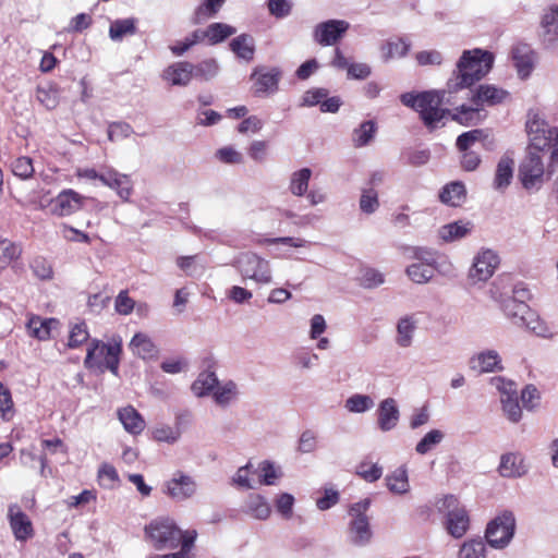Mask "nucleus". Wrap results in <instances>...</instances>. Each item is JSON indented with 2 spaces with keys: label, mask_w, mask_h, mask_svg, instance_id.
I'll list each match as a JSON object with an SVG mask.
<instances>
[{
  "label": "nucleus",
  "mask_w": 558,
  "mask_h": 558,
  "mask_svg": "<svg viewBox=\"0 0 558 558\" xmlns=\"http://www.w3.org/2000/svg\"><path fill=\"white\" fill-rule=\"evenodd\" d=\"M448 88L440 90H425L421 93H404L400 96L402 105L418 112L420 118L428 131L433 132L439 128V123L444 118L450 117L464 126L476 125L481 122V109L477 106L461 105L451 112L442 105H450L449 98H446Z\"/></svg>",
  "instance_id": "nucleus-1"
},
{
  "label": "nucleus",
  "mask_w": 558,
  "mask_h": 558,
  "mask_svg": "<svg viewBox=\"0 0 558 558\" xmlns=\"http://www.w3.org/2000/svg\"><path fill=\"white\" fill-rule=\"evenodd\" d=\"M494 56L492 52L480 48L473 50H464L457 69L447 82L449 94H454L460 89L473 86L481 81L493 68Z\"/></svg>",
  "instance_id": "nucleus-2"
},
{
  "label": "nucleus",
  "mask_w": 558,
  "mask_h": 558,
  "mask_svg": "<svg viewBox=\"0 0 558 558\" xmlns=\"http://www.w3.org/2000/svg\"><path fill=\"white\" fill-rule=\"evenodd\" d=\"M122 351L121 341L114 343H104L99 340H93L84 361L87 368L109 369L113 375H118L120 353Z\"/></svg>",
  "instance_id": "nucleus-3"
},
{
  "label": "nucleus",
  "mask_w": 558,
  "mask_h": 558,
  "mask_svg": "<svg viewBox=\"0 0 558 558\" xmlns=\"http://www.w3.org/2000/svg\"><path fill=\"white\" fill-rule=\"evenodd\" d=\"M371 507V499L365 498L354 502L349 508V515L352 518L348 524V537L352 545L364 547L373 537L369 518L366 515Z\"/></svg>",
  "instance_id": "nucleus-4"
},
{
  "label": "nucleus",
  "mask_w": 558,
  "mask_h": 558,
  "mask_svg": "<svg viewBox=\"0 0 558 558\" xmlns=\"http://www.w3.org/2000/svg\"><path fill=\"white\" fill-rule=\"evenodd\" d=\"M145 533L155 549H174L180 545L182 531L170 519H156L145 526Z\"/></svg>",
  "instance_id": "nucleus-5"
},
{
  "label": "nucleus",
  "mask_w": 558,
  "mask_h": 558,
  "mask_svg": "<svg viewBox=\"0 0 558 558\" xmlns=\"http://www.w3.org/2000/svg\"><path fill=\"white\" fill-rule=\"evenodd\" d=\"M234 267L243 281L250 279L262 284L271 282L269 262L253 252L241 253L234 260Z\"/></svg>",
  "instance_id": "nucleus-6"
},
{
  "label": "nucleus",
  "mask_w": 558,
  "mask_h": 558,
  "mask_svg": "<svg viewBox=\"0 0 558 558\" xmlns=\"http://www.w3.org/2000/svg\"><path fill=\"white\" fill-rule=\"evenodd\" d=\"M437 508L446 513L447 532L454 538H461L469 529L470 519L465 509L458 507V499L448 495L438 501Z\"/></svg>",
  "instance_id": "nucleus-7"
},
{
  "label": "nucleus",
  "mask_w": 558,
  "mask_h": 558,
  "mask_svg": "<svg viewBox=\"0 0 558 558\" xmlns=\"http://www.w3.org/2000/svg\"><path fill=\"white\" fill-rule=\"evenodd\" d=\"M514 531V515L511 511L506 510L487 524L485 538L492 547L504 548L512 539Z\"/></svg>",
  "instance_id": "nucleus-8"
},
{
  "label": "nucleus",
  "mask_w": 558,
  "mask_h": 558,
  "mask_svg": "<svg viewBox=\"0 0 558 558\" xmlns=\"http://www.w3.org/2000/svg\"><path fill=\"white\" fill-rule=\"evenodd\" d=\"M525 128L530 141L527 149L536 151L547 150L551 144L554 131L553 128L539 117L537 111L530 110L527 112Z\"/></svg>",
  "instance_id": "nucleus-9"
},
{
  "label": "nucleus",
  "mask_w": 558,
  "mask_h": 558,
  "mask_svg": "<svg viewBox=\"0 0 558 558\" xmlns=\"http://www.w3.org/2000/svg\"><path fill=\"white\" fill-rule=\"evenodd\" d=\"M197 492V483L182 471L174 472L173 476L166 481L162 493L177 502L192 498Z\"/></svg>",
  "instance_id": "nucleus-10"
},
{
  "label": "nucleus",
  "mask_w": 558,
  "mask_h": 558,
  "mask_svg": "<svg viewBox=\"0 0 558 558\" xmlns=\"http://www.w3.org/2000/svg\"><path fill=\"white\" fill-rule=\"evenodd\" d=\"M539 153L527 149L526 157L520 163L519 178L525 190H532L543 181L545 170Z\"/></svg>",
  "instance_id": "nucleus-11"
},
{
  "label": "nucleus",
  "mask_w": 558,
  "mask_h": 558,
  "mask_svg": "<svg viewBox=\"0 0 558 558\" xmlns=\"http://www.w3.org/2000/svg\"><path fill=\"white\" fill-rule=\"evenodd\" d=\"M349 28L350 24L344 20L320 22L313 29V39L323 47L333 46L343 38Z\"/></svg>",
  "instance_id": "nucleus-12"
},
{
  "label": "nucleus",
  "mask_w": 558,
  "mask_h": 558,
  "mask_svg": "<svg viewBox=\"0 0 558 558\" xmlns=\"http://www.w3.org/2000/svg\"><path fill=\"white\" fill-rule=\"evenodd\" d=\"M86 199L74 190L66 189L50 201V211L58 217L70 216L82 209Z\"/></svg>",
  "instance_id": "nucleus-13"
},
{
  "label": "nucleus",
  "mask_w": 558,
  "mask_h": 558,
  "mask_svg": "<svg viewBox=\"0 0 558 558\" xmlns=\"http://www.w3.org/2000/svg\"><path fill=\"white\" fill-rule=\"evenodd\" d=\"M281 71L279 68H271L266 71L265 66H256L251 74V80L255 81V95L274 94L278 90V85L281 78Z\"/></svg>",
  "instance_id": "nucleus-14"
},
{
  "label": "nucleus",
  "mask_w": 558,
  "mask_h": 558,
  "mask_svg": "<svg viewBox=\"0 0 558 558\" xmlns=\"http://www.w3.org/2000/svg\"><path fill=\"white\" fill-rule=\"evenodd\" d=\"M100 182L114 190L122 201H129L132 192L133 184L130 175L120 173L113 168H106L101 171Z\"/></svg>",
  "instance_id": "nucleus-15"
},
{
  "label": "nucleus",
  "mask_w": 558,
  "mask_h": 558,
  "mask_svg": "<svg viewBox=\"0 0 558 558\" xmlns=\"http://www.w3.org/2000/svg\"><path fill=\"white\" fill-rule=\"evenodd\" d=\"M499 264L498 256L490 250L480 253L469 272V277L475 281H486L489 279L497 265Z\"/></svg>",
  "instance_id": "nucleus-16"
},
{
  "label": "nucleus",
  "mask_w": 558,
  "mask_h": 558,
  "mask_svg": "<svg viewBox=\"0 0 558 558\" xmlns=\"http://www.w3.org/2000/svg\"><path fill=\"white\" fill-rule=\"evenodd\" d=\"M400 420V411L393 398L384 399L377 409V426L381 432L392 430Z\"/></svg>",
  "instance_id": "nucleus-17"
},
{
  "label": "nucleus",
  "mask_w": 558,
  "mask_h": 558,
  "mask_svg": "<svg viewBox=\"0 0 558 558\" xmlns=\"http://www.w3.org/2000/svg\"><path fill=\"white\" fill-rule=\"evenodd\" d=\"M508 95L509 93L502 88L489 84H482L476 88L471 97V101L482 111L485 105L496 106L501 104Z\"/></svg>",
  "instance_id": "nucleus-18"
},
{
  "label": "nucleus",
  "mask_w": 558,
  "mask_h": 558,
  "mask_svg": "<svg viewBox=\"0 0 558 558\" xmlns=\"http://www.w3.org/2000/svg\"><path fill=\"white\" fill-rule=\"evenodd\" d=\"M512 60L521 78L531 75L534 69L535 52L527 44H518L512 48Z\"/></svg>",
  "instance_id": "nucleus-19"
},
{
  "label": "nucleus",
  "mask_w": 558,
  "mask_h": 558,
  "mask_svg": "<svg viewBox=\"0 0 558 558\" xmlns=\"http://www.w3.org/2000/svg\"><path fill=\"white\" fill-rule=\"evenodd\" d=\"M59 324L57 318H43L38 315H32L26 323V329L32 338L46 341L50 339L51 330L58 327Z\"/></svg>",
  "instance_id": "nucleus-20"
},
{
  "label": "nucleus",
  "mask_w": 558,
  "mask_h": 558,
  "mask_svg": "<svg viewBox=\"0 0 558 558\" xmlns=\"http://www.w3.org/2000/svg\"><path fill=\"white\" fill-rule=\"evenodd\" d=\"M498 472L502 477L512 478L523 476L527 469L521 454L508 452L500 457Z\"/></svg>",
  "instance_id": "nucleus-21"
},
{
  "label": "nucleus",
  "mask_w": 558,
  "mask_h": 558,
  "mask_svg": "<svg viewBox=\"0 0 558 558\" xmlns=\"http://www.w3.org/2000/svg\"><path fill=\"white\" fill-rule=\"evenodd\" d=\"M194 64L187 61L175 62L163 71V78L171 85L186 86L193 77Z\"/></svg>",
  "instance_id": "nucleus-22"
},
{
  "label": "nucleus",
  "mask_w": 558,
  "mask_h": 558,
  "mask_svg": "<svg viewBox=\"0 0 558 558\" xmlns=\"http://www.w3.org/2000/svg\"><path fill=\"white\" fill-rule=\"evenodd\" d=\"M500 363L501 359L498 352L495 350H487L471 357L470 368L478 371L480 373H492L502 369Z\"/></svg>",
  "instance_id": "nucleus-23"
},
{
  "label": "nucleus",
  "mask_w": 558,
  "mask_h": 558,
  "mask_svg": "<svg viewBox=\"0 0 558 558\" xmlns=\"http://www.w3.org/2000/svg\"><path fill=\"white\" fill-rule=\"evenodd\" d=\"M498 303L507 318H509L515 326L523 324L524 319L526 320L525 315L529 314L531 310L527 303L517 302L515 300L510 299V295L500 299Z\"/></svg>",
  "instance_id": "nucleus-24"
},
{
  "label": "nucleus",
  "mask_w": 558,
  "mask_h": 558,
  "mask_svg": "<svg viewBox=\"0 0 558 558\" xmlns=\"http://www.w3.org/2000/svg\"><path fill=\"white\" fill-rule=\"evenodd\" d=\"M9 515L11 529L17 541H26L33 536V524L23 511L13 512V508H10Z\"/></svg>",
  "instance_id": "nucleus-25"
},
{
  "label": "nucleus",
  "mask_w": 558,
  "mask_h": 558,
  "mask_svg": "<svg viewBox=\"0 0 558 558\" xmlns=\"http://www.w3.org/2000/svg\"><path fill=\"white\" fill-rule=\"evenodd\" d=\"M513 167L514 161L508 155H504L499 159L494 178L495 190L504 191L510 185L513 178Z\"/></svg>",
  "instance_id": "nucleus-26"
},
{
  "label": "nucleus",
  "mask_w": 558,
  "mask_h": 558,
  "mask_svg": "<svg viewBox=\"0 0 558 558\" xmlns=\"http://www.w3.org/2000/svg\"><path fill=\"white\" fill-rule=\"evenodd\" d=\"M118 417L124 429L130 434L137 435L145 428V421L142 415L131 405L118 411Z\"/></svg>",
  "instance_id": "nucleus-27"
},
{
  "label": "nucleus",
  "mask_w": 558,
  "mask_h": 558,
  "mask_svg": "<svg viewBox=\"0 0 558 558\" xmlns=\"http://www.w3.org/2000/svg\"><path fill=\"white\" fill-rule=\"evenodd\" d=\"M473 225L470 221H454L442 226L438 230V235L444 242H454L465 238L472 230Z\"/></svg>",
  "instance_id": "nucleus-28"
},
{
  "label": "nucleus",
  "mask_w": 558,
  "mask_h": 558,
  "mask_svg": "<svg viewBox=\"0 0 558 558\" xmlns=\"http://www.w3.org/2000/svg\"><path fill=\"white\" fill-rule=\"evenodd\" d=\"M465 185L461 181H452L446 184L439 193L440 202L450 206H459L465 199Z\"/></svg>",
  "instance_id": "nucleus-29"
},
{
  "label": "nucleus",
  "mask_w": 558,
  "mask_h": 558,
  "mask_svg": "<svg viewBox=\"0 0 558 558\" xmlns=\"http://www.w3.org/2000/svg\"><path fill=\"white\" fill-rule=\"evenodd\" d=\"M230 49L236 54L238 58L245 61H251L255 53L254 38L248 34H241L230 41Z\"/></svg>",
  "instance_id": "nucleus-30"
},
{
  "label": "nucleus",
  "mask_w": 558,
  "mask_h": 558,
  "mask_svg": "<svg viewBox=\"0 0 558 558\" xmlns=\"http://www.w3.org/2000/svg\"><path fill=\"white\" fill-rule=\"evenodd\" d=\"M137 20L135 17L120 19L111 22L109 27V37L113 41H121L124 36L134 35Z\"/></svg>",
  "instance_id": "nucleus-31"
},
{
  "label": "nucleus",
  "mask_w": 558,
  "mask_h": 558,
  "mask_svg": "<svg viewBox=\"0 0 558 558\" xmlns=\"http://www.w3.org/2000/svg\"><path fill=\"white\" fill-rule=\"evenodd\" d=\"M415 329L416 325L411 316L400 318L397 324V344L401 348L410 347Z\"/></svg>",
  "instance_id": "nucleus-32"
},
{
  "label": "nucleus",
  "mask_w": 558,
  "mask_h": 558,
  "mask_svg": "<svg viewBox=\"0 0 558 558\" xmlns=\"http://www.w3.org/2000/svg\"><path fill=\"white\" fill-rule=\"evenodd\" d=\"M219 381L214 372H203L198 375L195 381L192 384V391L197 397H203L211 392L217 388Z\"/></svg>",
  "instance_id": "nucleus-33"
},
{
  "label": "nucleus",
  "mask_w": 558,
  "mask_h": 558,
  "mask_svg": "<svg viewBox=\"0 0 558 558\" xmlns=\"http://www.w3.org/2000/svg\"><path fill=\"white\" fill-rule=\"evenodd\" d=\"M525 318L526 320L524 319V323L520 324L518 327H524L538 337H553V332L548 325L543 319H541L534 311L530 310V313L525 315Z\"/></svg>",
  "instance_id": "nucleus-34"
},
{
  "label": "nucleus",
  "mask_w": 558,
  "mask_h": 558,
  "mask_svg": "<svg viewBox=\"0 0 558 558\" xmlns=\"http://www.w3.org/2000/svg\"><path fill=\"white\" fill-rule=\"evenodd\" d=\"M312 177L310 168H302L292 173L289 190L295 196H303L307 192L308 182Z\"/></svg>",
  "instance_id": "nucleus-35"
},
{
  "label": "nucleus",
  "mask_w": 558,
  "mask_h": 558,
  "mask_svg": "<svg viewBox=\"0 0 558 558\" xmlns=\"http://www.w3.org/2000/svg\"><path fill=\"white\" fill-rule=\"evenodd\" d=\"M130 347L142 359L151 357L156 353V347L149 337L138 332L131 340Z\"/></svg>",
  "instance_id": "nucleus-36"
},
{
  "label": "nucleus",
  "mask_w": 558,
  "mask_h": 558,
  "mask_svg": "<svg viewBox=\"0 0 558 558\" xmlns=\"http://www.w3.org/2000/svg\"><path fill=\"white\" fill-rule=\"evenodd\" d=\"M514 286L515 283L513 282V278L510 274L501 275L492 283V296L498 302L500 299L510 295Z\"/></svg>",
  "instance_id": "nucleus-37"
},
{
  "label": "nucleus",
  "mask_w": 558,
  "mask_h": 558,
  "mask_svg": "<svg viewBox=\"0 0 558 558\" xmlns=\"http://www.w3.org/2000/svg\"><path fill=\"white\" fill-rule=\"evenodd\" d=\"M376 123L372 120L364 121L353 131V144L355 147H363L369 144L376 133Z\"/></svg>",
  "instance_id": "nucleus-38"
},
{
  "label": "nucleus",
  "mask_w": 558,
  "mask_h": 558,
  "mask_svg": "<svg viewBox=\"0 0 558 558\" xmlns=\"http://www.w3.org/2000/svg\"><path fill=\"white\" fill-rule=\"evenodd\" d=\"M235 33V27L219 22L210 24L206 29L207 38L210 45L222 43Z\"/></svg>",
  "instance_id": "nucleus-39"
},
{
  "label": "nucleus",
  "mask_w": 558,
  "mask_h": 558,
  "mask_svg": "<svg viewBox=\"0 0 558 558\" xmlns=\"http://www.w3.org/2000/svg\"><path fill=\"white\" fill-rule=\"evenodd\" d=\"M388 489L395 494H404L409 490L408 473L405 468L397 469L386 477Z\"/></svg>",
  "instance_id": "nucleus-40"
},
{
  "label": "nucleus",
  "mask_w": 558,
  "mask_h": 558,
  "mask_svg": "<svg viewBox=\"0 0 558 558\" xmlns=\"http://www.w3.org/2000/svg\"><path fill=\"white\" fill-rule=\"evenodd\" d=\"M405 272L414 283L423 284L434 277L435 267L414 263L407 267Z\"/></svg>",
  "instance_id": "nucleus-41"
},
{
  "label": "nucleus",
  "mask_w": 558,
  "mask_h": 558,
  "mask_svg": "<svg viewBox=\"0 0 558 558\" xmlns=\"http://www.w3.org/2000/svg\"><path fill=\"white\" fill-rule=\"evenodd\" d=\"M248 512L258 520H265L270 514V506L260 495H250L247 499Z\"/></svg>",
  "instance_id": "nucleus-42"
},
{
  "label": "nucleus",
  "mask_w": 558,
  "mask_h": 558,
  "mask_svg": "<svg viewBox=\"0 0 558 558\" xmlns=\"http://www.w3.org/2000/svg\"><path fill=\"white\" fill-rule=\"evenodd\" d=\"M544 35L548 36L549 41H555L558 37V5L550 8L542 19Z\"/></svg>",
  "instance_id": "nucleus-43"
},
{
  "label": "nucleus",
  "mask_w": 558,
  "mask_h": 558,
  "mask_svg": "<svg viewBox=\"0 0 558 558\" xmlns=\"http://www.w3.org/2000/svg\"><path fill=\"white\" fill-rule=\"evenodd\" d=\"M219 72V64L215 59H206L194 65L193 77L209 81Z\"/></svg>",
  "instance_id": "nucleus-44"
},
{
  "label": "nucleus",
  "mask_w": 558,
  "mask_h": 558,
  "mask_svg": "<svg viewBox=\"0 0 558 558\" xmlns=\"http://www.w3.org/2000/svg\"><path fill=\"white\" fill-rule=\"evenodd\" d=\"M226 0H206L201 4L194 14V24L202 23L208 17L215 16L221 9Z\"/></svg>",
  "instance_id": "nucleus-45"
},
{
  "label": "nucleus",
  "mask_w": 558,
  "mask_h": 558,
  "mask_svg": "<svg viewBox=\"0 0 558 558\" xmlns=\"http://www.w3.org/2000/svg\"><path fill=\"white\" fill-rule=\"evenodd\" d=\"M485 543L480 539H470L464 542L459 550V558H486Z\"/></svg>",
  "instance_id": "nucleus-46"
},
{
  "label": "nucleus",
  "mask_w": 558,
  "mask_h": 558,
  "mask_svg": "<svg viewBox=\"0 0 558 558\" xmlns=\"http://www.w3.org/2000/svg\"><path fill=\"white\" fill-rule=\"evenodd\" d=\"M445 438V434L439 429L429 430L417 444L415 451L418 454H426Z\"/></svg>",
  "instance_id": "nucleus-47"
},
{
  "label": "nucleus",
  "mask_w": 558,
  "mask_h": 558,
  "mask_svg": "<svg viewBox=\"0 0 558 558\" xmlns=\"http://www.w3.org/2000/svg\"><path fill=\"white\" fill-rule=\"evenodd\" d=\"M374 407V400L367 395H353L345 401V409L352 413H364Z\"/></svg>",
  "instance_id": "nucleus-48"
},
{
  "label": "nucleus",
  "mask_w": 558,
  "mask_h": 558,
  "mask_svg": "<svg viewBox=\"0 0 558 558\" xmlns=\"http://www.w3.org/2000/svg\"><path fill=\"white\" fill-rule=\"evenodd\" d=\"M21 247L9 240L0 241V268L4 269L13 259L21 255Z\"/></svg>",
  "instance_id": "nucleus-49"
},
{
  "label": "nucleus",
  "mask_w": 558,
  "mask_h": 558,
  "mask_svg": "<svg viewBox=\"0 0 558 558\" xmlns=\"http://www.w3.org/2000/svg\"><path fill=\"white\" fill-rule=\"evenodd\" d=\"M486 137L484 130L474 129L460 134L456 141L457 148L461 150H470L476 142H481Z\"/></svg>",
  "instance_id": "nucleus-50"
},
{
  "label": "nucleus",
  "mask_w": 558,
  "mask_h": 558,
  "mask_svg": "<svg viewBox=\"0 0 558 558\" xmlns=\"http://www.w3.org/2000/svg\"><path fill=\"white\" fill-rule=\"evenodd\" d=\"M182 434L181 428L171 427L169 425H160L154 428L153 438L157 441L174 444Z\"/></svg>",
  "instance_id": "nucleus-51"
},
{
  "label": "nucleus",
  "mask_w": 558,
  "mask_h": 558,
  "mask_svg": "<svg viewBox=\"0 0 558 558\" xmlns=\"http://www.w3.org/2000/svg\"><path fill=\"white\" fill-rule=\"evenodd\" d=\"M37 100L47 109H54L58 104V92L51 85L38 86L36 89Z\"/></svg>",
  "instance_id": "nucleus-52"
},
{
  "label": "nucleus",
  "mask_w": 558,
  "mask_h": 558,
  "mask_svg": "<svg viewBox=\"0 0 558 558\" xmlns=\"http://www.w3.org/2000/svg\"><path fill=\"white\" fill-rule=\"evenodd\" d=\"M379 207L377 192L374 189H365L360 198V209L365 214H373Z\"/></svg>",
  "instance_id": "nucleus-53"
},
{
  "label": "nucleus",
  "mask_w": 558,
  "mask_h": 558,
  "mask_svg": "<svg viewBox=\"0 0 558 558\" xmlns=\"http://www.w3.org/2000/svg\"><path fill=\"white\" fill-rule=\"evenodd\" d=\"M500 401L502 404V410L509 421L512 423H518L522 416V410L519 404L518 397L514 398H505L500 397Z\"/></svg>",
  "instance_id": "nucleus-54"
},
{
  "label": "nucleus",
  "mask_w": 558,
  "mask_h": 558,
  "mask_svg": "<svg viewBox=\"0 0 558 558\" xmlns=\"http://www.w3.org/2000/svg\"><path fill=\"white\" fill-rule=\"evenodd\" d=\"M383 50H387L384 52L385 60L392 59L395 57L402 58L407 56V53L410 50V44L403 40L402 38H399L397 41H389L385 47H383Z\"/></svg>",
  "instance_id": "nucleus-55"
},
{
  "label": "nucleus",
  "mask_w": 558,
  "mask_h": 558,
  "mask_svg": "<svg viewBox=\"0 0 558 558\" xmlns=\"http://www.w3.org/2000/svg\"><path fill=\"white\" fill-rule=\"evenodd\" d=\"M329 95L327 88L318 87L306 90L301 99V107H314L322 104L323 99Z\"/></svg>",
  "instance_id": "nucleus-56"
},
{
  "label": "nucleus",
  "mask_w": 558,
  "mask_h": 558,
  "mask_svg": "<svg viewBox=\"0 0 558 558\" xmlns=\"http://www.w3.org/2000/svg\"><path fill=\"white\" fill-rule=\"evenodd\" d=\"M89 333L85 322L73 325L70 330L68 345L70 348H77L85 341H87Z\"/></svg>",
  "instance_id": "nucleus-57"
},
{
  "label": "nucleus",
  "mask_w": 558,
  "mask_h": 558,
  "mask_svg": "<svg viewBox=\"0 0 558 558\" xmlns=\"http://www.w3.org/2000/svg\"><path fill=\"white\" fill-rule=\"evenodd\" d=\"M412 253V257L421 260L420 264L434 267L436 264L437 252L425 246H412L408 248Z\"/></svg>",
  "instance_id": "nucleus-58"
},
{
  "label": "nucleus",
  "mask_w": 558,
  "mask_h": 558,
  "mask_svg": "<svg viewBox=\"0 0 558 558\" xmlns=\"http://www.w3.org/2000/svg\"><path fill=\"white\" fill-rule=\"evenodd\" d=\"M14 175L21 179H28L34 173L33 160L29 157H19L12 163Z\"/></svg>",
  "instance_id": "nucleus-59"
},
{
  "label": "nucleus",
  "mask_w": 558,
  "mask_h": 558,
  "mask_svg": "<svg viewBox=\"0 0 558 558\" xmlns=\"http://www.w3.org/2000/svg\"><path fill=\"white\" fill-rule=\"evenodd\" d=\"M539 398V392L534 385H526L521 391V401L526 410L535 409Z\"/></svg>",
  "instance_id": "nucleus-60"
},
{
  "label": "nucleus",
  "mask_w": 558,
  "mask_h": 558,
  "mask_svg": "<svg viewBox=\"0 0 558 558\" xmlns=\"http://www.w3.org/2000/svg\"><path fill=\"white\" fill-rule=\"evenodd\" d=\"M236 391V385L232 380L226 383L222 387H218L214 392L215 401L220 405H226L230 402L231 397Z\"/></svg>",
  "instance_id": "nucleus-61"
},
{
  "label": "nucleus",
  "mask_w": 558,
  "mask_h": 558,
  "mask_svg": "<svg viewBox=\"0 0 558 558\" xmlns=\"http://www.w3.org/2000/svg\"><path fill=\"white\" fill-rule=\"evenodd\" d=\"M317 447V437L311 429H305L300 438L298 445V451L301 453H311Z\"/></svg>",
  "instance_id": "nucleus-62"
},
{
  "label": "nucleus",
  "mask_w": 558,
  "mask_h": 558,
  "mask_svg": "<svg viewBox=\"0 0 558 558\" xmlns=\"http://www.w3.org/2000/svg\"><path fill=\"white\" fill-rule=\"evenodd\" d=\"M384 283V275L374 268H366L361 278V284L366 289H373Z\"/></svg>",
  "instance_id": "nucleus-63"
},
{
  "label": "nucleus",
  "mask_w": 558,
  "mask_h": 558,
  "mask_svg": "<svg viewBox=\"0 0 558 558\" xmlns=\"http://www.w3.org/2000/svg\"><path fill=\"white\" fill-rule=\"evenodd\" d=\"M135 302L128 294V291H121L116 298V311L121 315H129L134 308Z\"/></svg>",
  "instance_id": "nucleus-64"
}]
</instances>
